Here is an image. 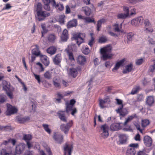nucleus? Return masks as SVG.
Segmentation results:
<instances>
[{
	"instance_id": "nucleus-1",
	"label": "nucleus",
	"mask_w": 155,
	"mask_h": 155,
	"mask_svg": "<svg viewBox=\"0 0 155 155\" xmlns=\"http://www.w3.org/2000/svg\"><path fill=\"white\" fill-rule=\"evenodd\" d=\"M41 4L38 3L37 5L36 11L38 16V19L39 21L44 20L45 18L50 15V13L45 11H42Z\"/></svg>"
},
{
	"instance_id": "nucleus-2",
	"label": "nucleus",
	"mask_w": 155,
	"mask_h": 155,
	"mask_svg": "<svg viewBox=\"0 0 155 155\" xmlns=\"http://www.w3.org/2000/svg\"><path fill=\"white\" fill-rule=\"evenodd\" d=\"M3 90L11 99L13 98V92L14 88L11 85L10 83L5 80L3 81L2 83Z\"/></svg>"
},
{
	"instance_id": "nucleus-3",
	"label": "nucleus",
	"mask_w": 155,
	"mask_h": 155,
	"mask_svg": "<svg viewBox=\"0 0 155 155\" xmlns=\"http://www.w3.org/2000/svg\"><path fill=\"white\" fill-rule=\"evenodd\" d=\"M111 51V49L107 47L101 48V53L102 55L103 60L105 61L107 59L110 58L111 57L112 55L110 54Z\"/></svg>"
},
{
	"instance_id": "nucleus-4",
	"label": "nucleus",
	"mask_w": 155,
	"mask_h": 155,
	"mask_svg": "<svg viewBox=\"0 0 155 155\" xmlns=\"http://www.w3.org/2000/svg\"><path fill=\"white\" fill-rule=\"evenodd\" d=\"M73 124L72 120L69 121L66 124H62L60 126V129L65 134H67L68 133L69 129L72 126Z\"/></svg>"
},
{
	"instance_id": "nucleus-5",
	"label": "nucleus",
	"mask_w": 155,
	"mask_h": 155,
	"mask_svg": "<svg viewBox=\"0 0 155 155\" xmlns=\"http://www.w3.org/2000/svg\"><path fill=\"white\" fill-rule=\"evenodd\" d=\"M143 18L142 16H140L132 19L131 24L133 26L138 27L142 24L143 22Z\"/></svg>"
},
{
	"instance_id": "nucleus-6",
	"label": "nucleus",
	"mask_w": 155,
	"mask_h": 155,
	"mask_svg": "<svg viewBox=\"0 0 155 155\" xmlns=\"http://www.w3.org/2000/svg\"><path fill=\"white\" fill-rule=\"evenodd\" d=\"M109 127L106 124L102 125L100 127L101 131L102 132L101 134V136L103 138H105L107 137L109 135Z\"/></svg>"
},
{
	"instance_id": "nucleus-7",
	"label": "nucleus",
	"mask_w": 155,
	"mask_h": 155,
	"mask_svg": "<svg viewBox=\"0 0 155 155\" xmlns=\"http://www.w3.org/2000/svg\"><path fill=\"white\" fill-rule=\"evenodd\" d=\"M110 100L109 97L107 96L105 97L103 99H99V105L101 109H103L106 107L104 106L105 104H109L110 103Z\"/></svg>"
},
{
	"instance_id": "nucleus-8",
	"label": "nucleus",
	"mask_w": 155,
	"mask_h": 155,
	"mask_svg": "<svg viewBox=\"0 0 155 155\" xmlns=\"http://www.w3.org/2000/svg\"><path fill=\"white\" fill-rule=\"evenodd\" d=\"M7 107V110L6 112V115L7 116H9L17 112L18 109L15 107L8 104Z\"/></svg>"
},
{
	"instance_id": "nucleus-9",
	"label": "nucleus",
	"mask_w": 155,
	"mask_h": 155,
	"mask_svg": "<svg viewBox=\"0 0 155 155\" xmlns=\"http://www.w3.org/2000/svg\"><path fill=\"white\" fill-rule=\"evenodd\" d=\"M26 145L24 143H20L16 145L15 147V152L17 154H22L25 150Z\"/></svg>"
},
{
	"instance_id": "nucleus-10",
	"label": "nucleus",
	"mask_w": 155,
	"mask_h": 155,
	"mask_svg": "<svg viewBox=\"0 0 155 155\" xmlns=\"http://www.w3.org/2000/svg\"><path fill=\"white\" fill-rule=\"evenodd\" d=\"M83 36V34L81 33L75 34L74 35V38L77 44L79 46L81 44L83 43L84 42V39L82 37Z\"/></svg>"
},
{
	"instance_id": "nucleus-11",
	"label": "nucleus",
	"mask_w": 155,
	"mask_h": 155,
	"mask_svg": "<svg viewBox=\"0 0 155 155\" xmlns=\"http://www.w3.org/2000/svg\"><path fill=\"white\" fill-rule=\"evenodd\" d=\"M123 106H119L116 110L117 113L120 114V116L122 117H124L128 113L127 109L126 108H123Z\"/></svg>"
},
{
	"instance_id": "nucleus-12",
	"label": "nucleus",
	"mask_w": 155,
	"mask_h": 155,
	"mask_svg": "<svg viewBox=\"0 0 155 155\" xmlns=\"http://www.w3.org/2000/svg\"><path fill=\"white\" fill-rule=\"evenodd\" d=\"M81 70L80 67H78L76 68H72L69 69V74L73 78H75L78 75V71H80Z\"/></svg>"
},
{
	"instance_id": "nucleus-13",
	"label": "nucleus",
	"mask_w": 155,
	"mask_h": 155,
	"mask_svg": "<svg viewBox=\"0 0 155 155\" xmlns=\"http://www.w3.org/2000/svg\"><path fill=\"white\" fill-rule=\"evenodd\" d=\"M53 138L55 142L59 144H61L63 141V136L62 135L54 133Z\"/></svg>"
},
{
	"instance_id": "nucleus-14",
	"label": "nucleus",
	"mask_w": 155,
	"mask_h": 155,
	"mask_svg": "<svg viewBox=\"0 0 155 155\" xmlns=\"http://www.w3.org/2000/svg\"><path fill=\"white\" fill-rule=\"evenodd\" d=\"M65 110H59L57 113V115L60 120L65 122H67L66 118L65 116Z\"/></svg>"
},
{
	"instance_id": "nucleus-15",
	"label": "nucleus",
	"mask_w": 155,
	"mask_h": 155,
	"mask_svg": "<svg viewBox=\"0 0 155 155\" xmlns=\"http://www.w3.org/2000/svg\"><path fill=\"white\" fill-rule=\"evenodd\" d=\"M30 117L28 116L22 117L20 116H17L16 117V120L20 124H23L27 122L30 120Z\"/></svg>"
},
{
	"instance_id": "nucleus-16",
	"label": "nucleus",
	"mask_w": 155,
	"mask_h": 155,
	"mask_svg": "<svg viewBox=\"0 0 155 155\" xmlns=\"http://www.w3.org/2000/svg\"><path fill=\"white\" fill-rule=\"evenodd\" d=\"M35 48L32 49L31 51V53L36 56H40L42 55L41 51L39 50V46L38 45H36L34 46Z\"/></svg>"
},
{
	"instance_id": "nucleus-17",
	"label": "nucleus",
	"mask_w": 155,
	"mask_h": 155,
	"mask_svg": "<svg viewBox=\"0 0 155 155\" xmlns=\"http://www.w3.org/2000/svg\"><path fill=\"white\" fill-rule=\"evenodd\" d=\"M143 141L145 145L148 147H150L152 144L151 138L148 136H145L143 138Z\"/></svg>"
},
{
	"instance_id": "nucleus-18",
	"label": "nucleus",
	"mask_w": 155,
	"mask_h": 155,
	"mask_svg": "<svg viewBox=\"0 0 155 155\" xmlns=\"http://www.w3.org/2000/svg\"><path fill=\"white\" fill-rule=\"evenodd\" d=\"M76 60L77 63L81 65L85 64L86 61L85 57L81 55L78 56Z\"/></svg>"
},
{
	"instance_id": "nucleus-19",
	"label": "nucleus",
	"mask_w": 155,
	"mask_h": 155,
	"mask_svg": "<svg viewBox=\"0 0 155 155\" xmlns=\"http://www.w3.org/2000/svg\"><path fill=\"white\" fill-rule=\"evenodd\" d=\"M42 63L44 65L46 66H48L50 62L49 58L46 56L42 54L40 57Z\"/></svg>"
},
{
	"instance_id": "nucleus-20",
	"label": "nucleus",
	"mask_w": 155,
	"mask_h": 155,
	"mask_svg": "<svg viewBox=\"0 0 155 155\" xmlns=\"http://www.w3.org/2000/svg\"><path fill=\"white\" fill-rule=\"evenodd\" d=\"M61 40L63 42H66L68 39V32L67 29H64L61 37Z\"/></svg>"
},
{
	"instance_id": "nucleus-21",
	"label": "nucleus",
	"mask_w": 155,
	"mask_h": 155,
	"mask_svg": "<svg viewBox=\"0 0 155 155\" xmlns=\"http://www.w3.org/2000/svg\"><path fill=\"white\" fill-rule=\"evenodd\" d=\"M110 129L111 130L113 131H117L121 129V127L120 123H114L111 124Z\"/></svg>"
},
{
	"instance_id": "nucleus-22",
	"label": "nucleus",
	"mask_w": 155,
	"mask_h": 155,
	"mask_svg": "<svg viewBox=\"0 0 155 155\" xmlns=\"http://www.w3.org/2000/svg\"><path fill=\"white\" fill-rule=\"evenodd\" d=\"M119 141L121 144L126 143L127 139V136L125 134H120L119 135Z\"/></svg>"
},
{
	"instance_id": "nucleus-23",
	"label": "nucleus",
	"mask_w": 155,
	"mask_h": 155,
	"mask_svg": "<svg viewBox=\"0 0 155 155\" xmlns=\"http://www.w3.org/2000/svg\"><path fill=\"white\" fill-rule=\"evenodd\" d=\"M125 61V59L124 58L117 62L114 68L112 69V71H114L117 70L120 66L123 65Z\"/></svg>"
},
{
	"instance_id": "nucleus-24",
	"label": "nucleus",
	"mask_w": 155,
	"mask_h": 155,
	"mask_svg": "<svg viewBox=\"0 0 155 155\" xmlns=\"http://www.w3.org/2000/svg\"><path fill=\"white\" fill-rule=\"evenodd\" d=\"M77 20L74 19L69 21L67 23V27L68 28L75 27L77 25Z\"/></svg>"
},
{
	"instance_id": "nucleus-25",
	"label": "nucleus",
	"mask_w": 155,
	"mask_h": 155,
	"mask_svg": "<svg viewBox=\"0 0 155 155\" xmlns=\"http://www.w3.org/2000/svg\"><path fill=\"white\" fill-rule=\"evenodd\" d=\"M53 84L57 88L60 89L61 88V81L58 78H54L53 80Z\"/></svg>"
},
{
	"instance_id": "nucleus-26",
	"label": "nucleus",
	"mask_w": 155,
	"mask_h": 155,
	"mask_svg": "<svg viewBox=\"0 0 155 155\" xmlns=\"http://www.w3.org/2000/svg\"><path fill=\"white\" fill-rule=\"evenodd\" d=\"M77 50V47L75 44L71 43L69 45L66 49V51L72 52L75 51Z\"/></svg>"
},
{
	"instance_id": "nucleus-27",
	"label": "nucleus",
	"mask_w": 155,
	"mask_h": 155,
	"mask_svg": "<svg viewBox=\"0 0 155 155\" xmlns=\"http://www.w3.org/2000/svg\"><path fill=\"white\" fill-rule=\"evenodd\" d=\"M154 98L152 96H148L147 98L146 103L149 106H152L154 103Z\"/></svg>"
},
{
	"instance_id": "nucleus-28",
	"label": "nucleus",
	"mask_w": 155,
	"mask_h": 155,
	"mask_svg": "<svg viewBox=\"0 0 155 155\" xmlns=\"http://www.w3.org/2000/svg\"><path fill=\"white\" fill-rule=\"evenodd\" d=\"M135 34L132 32L127 33V43L129 44L132 41Z\"/></svg>"
},
{
	"instance_id": "nucleus-29",
	"label": "nucleus",
	"mask_w": 155,
	"mask_h": 155,
	"mask_svg": "<svg viewBox=\"0 0 155 155\" xmlns=\"http://www.w3.org/2000/svg\"><path fill=\"white\" fill-rule=\"evenodd\" d=\"M138 117L137 115L136 114H134L131 115L129 116L128 118L124 122V124L126 125L127 123L129 121H131L134 118H137Z\"/></svg>"
},
{
	"instance_id": "nucleus-30",
	"label": "nucleus",
	"mask_w": 155,
	"mask_h": 155,
	"mask_svg": "<svg viewBox=\"0 0 155 155\" xmlns=\"http://www.w3.org/2000/svg\"><path fill=\"white\" fill-rule=\"evenodd\" d=\"M61 54H57L53 59V61L56 65H58L61 62Z\"/></svg>"
},
{
	"instance_id": "nucleus-31",
	"label": "nucleus",
	"mask_w": 155,
	"mask_h": 155,
	"mask_svg": "<svg viewBox=\"0 0 155 155\" xmlns=\"http://www.w3.org/2000/svg\"><path fill=\"white\" fill-rule=\"evenodd\" d=\"M133 65L132 63L127 65L125 66V69L123 71V74H126L131 72L132 70Z\"/></svg>"
},
{
	"instance_id": "nucleus-32",
	"label": "nucleus",
	"mask_w": 155,
	"mask_h": 155,
	"mask_svg": "<svg viewBox=\"0 0 155 155\" xmlns=\"http://www.w3.org/2000/svg\"><path fill=\"white\" fill-rule=\"evenodd\" d=\"M105 22V20L104 18H102L98 20L97 22V30L99 31L100 30V28L101 27V25L102 23H104Z\"/></svg>"
},
{
	"instance_id": "nucleus-33",
	"label": "nucleus",
	"mask_w": 155,
	"mask_h": 155,
	"mask_svg": "<svg viewBox=\"0 0 155 155\" xmlns=\"http://www.w3.org/2000/svg\"><path fill=\"white\" fill-rule=\"evenodd\" d=\"M47 38L48 41L49 42L53 43L56 38V36L54 34H50L48 35Z\"/></svg>"
},
{
	"instance_id": "nucleus-34",
	"label": "nucleus",
	"mask_w": 155,
	"mask_h": 155,
	"mask_svg": "<svg viewBox=\"0 0 155 155\" xmlns=\"http://www.w3.org/2000/svg\"><path fill=\"white\" fill-rule=\"evenodd\" d=\"M56 49L55 47L52 46L49 47L47 50V52L48 53L51 54H54L56 51Z\"/></svg>"
},
{
	"instance_id": "nucleus-35",
	"label": "nucleus",
	"mask_w": 155,
	"mask_h": 155,
	"mask_svg": "<svg viewBox=\"0 0 155 155\" xmlns=\"http://www.w3.org/2000/svg\"><path fill=\"white\" fill-rule=\"evenodd\" d=\"M82 10L87 16H89L91 13V10L89 7L86 6L82 8Z\"/></svg>"
},
{
	"instance_id": "nucleus-36",
	"label": "nucleus",
	"mask_w": 155,
	"mask_h": 155,
	"mask_svg": "<svg viewBox=\"0 0 155 155\" xmlns=\"http://www.w3.org/2000/svg\"><path fill=\"white\" fill-rule=\"evenodd\" d=\"M41 27L42 30L41 31V37H43L45 34L48 32V30L46 28L45 24H42L41 25Z\"/></svg>"
},
{
	"instance_id": "nucleus-37",
	"label": "nucleus",
	"mask_w": 155,
	"mask_h": 155,
	"mask_svg": "<svg viewBox=\"0 0 155 155\" xmlns=\"http://www.w3.org/2000/svg\"><path fill=\"white\" fill-rule=\"evenodd\" d=\"M136 153V150L128 148L126 151V155H135Z\"/></svg>"
},
{
	"instance_id": "nucleus-38",
	"label": "nucleus",
	"mask_w": 155,
	"mask_h": 155,
	"mask_svg": "<svg viewBox=\"0 0 155 155\" xmlns=\"http://www.w3.org/2000/svg\"><path fill=\"white\" fill-rule=\"evenodd\" d=\"M128 17L126 14L123 13H119L117 15V18L119 19L124 20Z\"/></svg>"
},
{
	"instance_id": "nucleus-39",
	"label": "nucleus",
	"mask_w": 155,
	"mask_h": 155,
	"mask_svg": "<svg viewBox=\"0 0 155 155\" xmlns=\"http://www.w3.org/2000/svg\"><path fill=\"white\" fill-rule=\"evenodd\" d=\"M52 73L51 72L49 71H47L44 74V77L47 79H51L52 78Z\"/></svg>"
},
{
	"instance_id": "nucleus-40",
	"label": "nucleus",
	"mask_w": 155,
	"mask_h": 155,
	"mask_svg": "<svg viewBox=\"0 0 155 155\" xmlns=\"http://www.w3.org/2000/svg\"><path fill=\"white\" fill-rule=\"evenodd\" d=\"M31 135L29 134H24L23 135V139L26 142L29 141L32 139Z\"/></svg>"
},
{
	"instance_id": "nucleus-41",
	"label": "nucleus",
	"mask_w": 155,
	"mask_h": 155,
	"mask_svg": "<svg viewBox=\"0 0 155 155\" xmlns=\"http://www.w3.org/2000/svg\"><path fill=\"white\" fill-rule=\"evenodd\" d=\"M140 89V86H137L134 87L133 88L131 92H130V94L134 95L136 93H137V92H138L139 91Z\"/></svg>"
},
{
	"instance_id": "nucleus-42",
	"label": "nucleus",
	"mask_w": 155,
	"mask_h": 155,
	"mask_svg": "<svg viewBox=\"0 0 155 155\" xmlns=\"http://www.w3.org/2000/svg\"><path fill=\"white\" fill-rule=\"evenodd\" d=\"M42 126L46 132L49 134H51V130L49 128V125L47 124H43Z\"/></svg>"
},
{
	"instance_id": "nucleus-43",
	"label": "nucleus",
	"mask_w": 155,
	"mask_h": 155,
	"mask_svg": "<svg viewBox=\"0 0 155 155\" xmlns=\"http://www.w3.org/2000/svg\"><path fill=\"white\" fill-rule=\"evenodd\" d=\"M68 56V59L71 61H75V60L73 55L72 52L66 51Z\"/></svg>"
},
{
	"instance_id": "nucleus-44",
	"label": "nucleus",
	"mask_w": 155,
	"mask_h": 155,
	"mask_svg": "<svg viewBox=\"0 0 155 155\" xmlns=\"http://www.w3.org/2000/svg\"><path fill=\"white\" fill-rule=\"evenodd\" d=\"M113 26L114 27V30L115 32H122L123 31L120 30L119 27V25L117 23H115Z\"/></svg>"
},
{
	"instance_id": "nucleus-45",
	"label": "nucleus",
	"mask_w": 155,
	"mask_h": 155,
	"mask_svg": "<svg viewBox=\"0 0 155 155\" xmlns=\"http://www.w3.org/2000/svg\"><path fill=\"white\" fill-rule=\"evenodd\" d=\"M11 127L9 126H1L0 125V131L7 130H11Z\"/></svg>"
},
{
	"instance_id": "nucleus-46",
	"label": "nucleus",
	"mask_w": 155,
	"mask_h": 155,
	"mask_svg": "<svg viewBox=\"0 0 155 155\" xmlns=\"http://www.w3.org/2000/svg\"><path fill=\"white\" fill-rule=\"evenodd\" d=\"M71 147V146H69V145L67 143H66L64 146V155H67V152L68 153V150Z\"/></svg>"
},
{
	"instance_id": "nucleus-47",
	"label": "nucleus",
	"mask_w": 155,
	"mask_h": 155,
	"mask_svg": "<svg viewBox=\"0 0 155 155\" xmlns=\"http://www.w3.org/2000/svg\"><path fill=\"white\" fill-rule=\"evenodd\" d=\"M150 123L149 120L147 119H144L142 121L141 124L143 127H145L148 125Z\"/></svg>"
},
{
	"instance_id": "nucleus-48",
	"label": "nucleus",
	"mask_w": 155,
	"mask_h": 155,
	"mask_svg": "<svg viewBox=\"0 0 155 155\" xmlns=\"http://www.w3.org/2000/svg\"><path fill=\"white\" fill-rule=\"evenodd\" d=\"M66 110H65V111L66 113H68L72 110V109L73 108V107L71 106V105H70L67 103H66Z\"/></svg>"
},
{
	"instance_id": "nucleus-49",
	"label": "nucleus",
	"mask_w": 155,
	"mask_h": 155,
	"mask_svg": "<svg viewBox=\"0 0 155 155\" xmlns=\"http://www.w3.org/2000/svg\"><path fill=\"white\" fill-rule=\"evenodd\" d=\"M129 147H130L129 148L131 149H133L134 150H135L136 149L138 148L139 145L137 143H131L129 145Z\"/></svg>"
},
{
	"instance_id": "nucleus-50",
	"label": "nucleus",
	"mask_w": 155,
	"mask_h": 155,
	"mask_svg": "<svg viewBox=\"0 0 155 155\" xmlns=\"http://www.w3.org/2000/svg\"><path fill=\"white\" fill-rule=\"evenodd\" d=\"M85 21L86 22L88 23L93 22L94 24L96 23L94 19H91L90 17H86Z\"/></svg>"
},
{
	"instance_id": "nucleus-51",
	"label": "nucleus",
	"mask_w": 155,
	"mask_h": 155,
	"mask_svg": "<svg viewBox=\"0 0 155 155\" xmlns=\"http://www.w3.org/2000/svg\"><path fill=\"white\" fill-rule=\"evenodd\" d=\"M107 39L106 37H101L98 40V42L100 43H104L106 42Z\"/></svg>"
},
{
	"instance_id": "nucleus-52",
	"label": "nucleus",
	"mask_w": 155,
	"mask_h": 155,
	"mask_svg": "<svg viewBox=\"0 0 155 155\" xmlns=\"http://www.w3.org/2000/svg\"><path fill=\"white\" fill-rule=\"evenodd\" d=\"M1 155H14L12 152L7 153L5 149H2L1 152Z\"/></svg>"
},
{
	"instance_id": "nucleus-53",
	"label": "nucleus",
	"mask_w": 155,
	"mask_h": 155,
	"mask_svg": "<svg viewBox=\"0 0 155 155\" xmlns=\"http://www.w3.org/2000/svg\"><path fill=\"white\" fill-rule=\"evenodd\" d=\"M144 61V60L143 58H141L137 59L136 61V64L137 65H140L142 64Z\"/></svg>"
},
{
	"instance_id": "nucleus-54",
	"label": "nucleus",
	"mask_w": 155,
	"mask_h": 155,
	"mask_svg": "<svg viewBox=\"0 0 155 155\" xmlns=\"http://www.w3.org/2000/svg\"><path fill=\"white\" fill-rule=\"evenodd\" d=\"M123 11L125 12V14L129 16V8L127 6H124L123 8Z\"/></svg>"
},
{
	"instance_id": "nucleus-55",
	"label": "nucleus",
	"mask_w": 155,
	"mask_h": 155,
	"mask_svg": "<svg viewBox=\"0 0 155 155\" xmlns=\"http://www.w3.org/2000/svg\"><path fill=\"white\" fill-rule=\"evenodd\" d=\"M145 28L144 31H145L146 33H152L153 31V29L151 28V26L145 27Z\"/></svg>"
},
{
	"instance_id": "nucleus-56",
	"label": "nucleus",
	"mask_w": 155,
	"mask_h": 155,
	"mask_svg": "<svg viewBox=\"0 0 155 155\" xmlns=\"http://www.w3.org/2000/svg\"><path fill=\"white\" fill-rule=\"evenodd\" d=\"M144 24L145 25V28L151 26V24L150 23L149 21L147 19H146L144 20Z\"/></svg>"
},
{
	"instance_id": "nucleus-57",
	"label": "nucleus",
	"mask_w": 155,
	"mask_h": 155,
	"mask_svg": "<svg viewBox=\"0 0 155 155\" xmlns=\"http://www.w3.org/2000/svg\"><path fill=\"white\" fill-rule=\"evenodd\" d=\"M90 50L88 47H86L82 51L83 53L85 55H87L90 52Z\"/></svg>"
},
{
	"instance_id": "nucleus-58",
	"label": "nucleus",
	"mask_w": 155,
	"mask_h": 155,
	"mask_svg": "<svg viewBox=\"0 0 155 155\" xmlns=\"http://www.w3.org/2000/svg\"><path fill=\"white\" fill-rule=\"evenodd\" d=\"M34 152L33 150H26L23 155H34Z\"/></svg>"
},
{
	"instance_id": "nucleus-59",
	"label": "nucleus",
	"mask_w": 155,
	"mask_h": 155,
	"mask_svg": "<svg viewBox=\"0 0 155 155\" xmlns=\"http://www.w3.org/2000/svg\"><path fill=\"white\" fill-rule=\"evenodd\" d=\"M134 125L138 130L141 133H142V130L140 128V125L139 123L136 122L134 124Z\"/></svg>"
},
{
	"instance_id": "nucleus-60",
	"label": "nucleus",
	"mask_w": 155,
	"mask_h": 155,
	"mask_svg": "<svg viewBox=\"0 0 155 155\" xmlns=\"http://www.w3.org/2000/svg\"><path fill=\"white\" fill-rule=\"evenodd\" d=\"M94 40V38L93 37H91V39L89 41L88 44L90 47H92L93 46Z\"/></svg>"
},
{
	"instance_id": "nucleus-61",
	"label": "nucleus",
	"mask_w": 155,
	"mask_h": 155,
	"mask_svg": "<svg viewBox=\"0 0 155 155\" xmlns=\"http://www.w3.org/2000/svg\"><path fill=\"white\" fill-rule=\"evenodd\" d=\"M34 75L35 76V79L37 80L38 83L40 84L41 81L40 75H37L35 74H34Z\"/></svg>"
},
{
	"instance_id": "nucleus-62",
	"label": "nucleus",
	"mask_w": 155,
	"mask_h": 155,
	"mask_svg": "<svg viewBox=\"0 0 155 155\" xmlns=\"http://www.w3.org/2000/svg\"><path fill=\"white\" fill-rule=\"evenodd\" d=\"M12 7L11 5L9 3H7L5 5V6L2 9V11H3L5 10H8L11 8Z\"/></svg>"
},
{
	"instance_id": "nucleus-63",
	"label": "nucleus",
	"mask_w": 155,
	"mask_h": 155,
	"mask_svg": "<svg viewBox=\"0 0 155 155\" xmlns=\"http://www.w3.org/2000/svg\"><path fill=\"white\" fill-rule=\"evenodd\" d=\"M154 64L151 65L150 67V71L151 72H153L155 70V60L154 61Z\"/></svg>"
},
{
	"instance_id": "nucleus-64",
	"label": "nucleus",
	"mask_w": 155,
	"mask_h": 155,
	"mask_svg": "<svg viewBox=\"0 0 155 155\" xmlns=\"http://www.w3.org/2000/svg\"><path fill=\"white\" fill-rule=\"evenodd\" d=\"M154 64L151 65L150 67V71L151 72H153L155 70V60L154 61Z\"/></svg>"
}]
</instances>
